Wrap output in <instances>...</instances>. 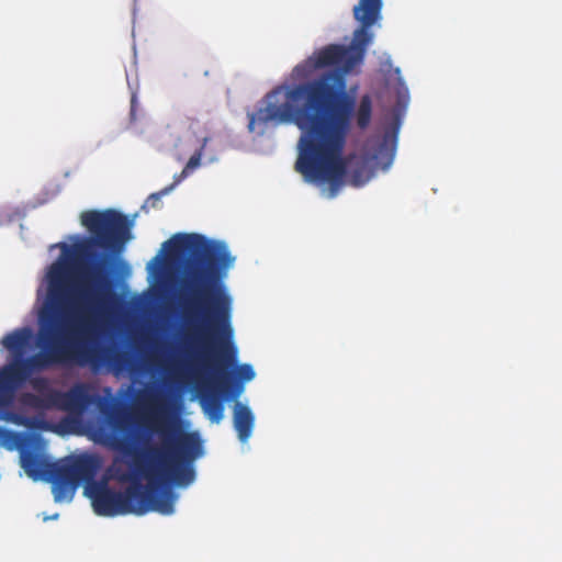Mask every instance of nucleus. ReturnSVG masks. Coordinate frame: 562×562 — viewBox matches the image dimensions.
I'll list each match as a JSON object with an SVG mask.
<instances>
[{
    "mask_svg": "<svg viewBox=\"0 0 562 562\" xmlns=\"http://www.w3.org/2000/svg\"><path fill=\"white\" fill-rule=\"evenodd\" d=\"M347 47L330 44L316 50L292 70L294 80H306L323 68L335 67L317 78L293 86H278L263 99L265 105L248 113V130L272 123L294 124L297 140L295 170L307 180H328L334 191L341 182V158L355 111V98L347 91L349 67Z\"/></svg>",
    "mask_w": 562,
    "mask_h": 562,
    "instance_id": "f257e3e1",
    "label": "nucleus"
},
{
    "mask_svg": "<svg viewBox=\"0 0 562 562\" xmlns=\"http://www.w3.org/2000/svg\"><path fill=\"white\" fill-rule=\"evenodd\" d=\"M162 250L167 257L187 258L177 293L179 347L191 364L209 375L210 380L198 385L199 402L204 415L218 424L225 407L210 381L217 382L221 394H227L232 387L225 371L237 358L232 342V297L218 280L234 258L224 243L199 234H176L162 244Z\"/></svg>",
    "mask_w": 562,
    "mask_h": 562,
    "instance_id": "f03ea898",
    "label": "nucleus"
},
{
    "mask_svg": "<svg viewBox=\"0 0 562 562\" xmlns=\"http://www.w3.org/2000/svg\"><path fill=\"white\" fill-rule=\"evenodd\" d=\"M165 405L154 398L147 409L146 420L150 432L157 431L162 438L161 446L148 445L133 448L124 438L103 430L112 445L131 457V471L114 467L113 476L121 483H130L124 491L109 487L106 481H95L102 467L97 454L85 453L92 461L89 475H76L74 493L85 484V495L91 499L95 514L114 517L156 512L171 515L175 512L176 495L167 487L172 484L186 487L195 479L193 462L202 452V442L196 432H180L169 429L164 423Z\"/></svg>",
    "mask_w": 562,
    "mask_h": 562,
    "instance_id": "7ed1b4c3",
    "label": "nucleus"
},
{
    "mask_svg": "<svg viewBox=\"0 0 562 562\" xmlns=\"http://www.w3.org/2000/svg\"><path fill=\"white\" fill-rule=\"evenodd\" d=\"M20 459L21 467L29 477L34 481L44 479L52 483L54 499L57 503L72 499L75 476L89 475L92 467V461L85 459V454L49 462L44 454L33 449H22Z\"/></svg>",
    "mask_w": 562,
    "mask_h": 562,
    "instance_id": "20e7f679",
    "label": "nucleus"
},
{
    "mask_svg": "<svg viewBox=\"0 0 562 562\" xmlns=\"http://www.w3.org/2000/svg\"><path fill=\"white\" fill-rule=\"evenodd\" d=\"M49 400L54 404L53 408L68 413L76 422L90 406L99 404L100 412L114 431H123L126 428L125 415L108 404L102 405L103 400L93 392L92 386L88 383L78 382L66 392H54Z\"/></svg>",
    "mask_w": 562,
    "mask_h": 562,
    "instance_id": "39448f33",
    "label": "nucleus"
},
{
    "mask_svg": "<svg viewBox=\"0 0 562 562\" xmlns=\"http://www.w3.org/2000/svg\"><path fill=\"white\" fill-rule=\"evenodd\" d=\"M383 0H359L353 7V18L359 23V27L353 33V40L350 47H347L349 54V67H356L361 64L367 47L373 40V34L369 29L381 20Z\"/></svg>",
    "mask_w": 562,
    "mask_h": 562,
    "instance_id": "423d86ee",
    "label": "nucleus"
},
{
    "mask_svg": "<svg viewBox=\"0 0 562 562\" xmlns=\"http://www.w3.org/2000/svg\"><path fill=\"white\" fill-rule=\"evenodd\" d=\"M341 158H342V161L345 165V172L341 178V182L339 183V186L337 187V189L335 191L333 189L331 182L328 180H307L306 177L304 175H302L304 180L308 183H314L317 186H323V184L327 183L328 188L326 190L324 189L323 193L328 199H334L338 194L339 190L344 186L345 177L347 176V173L349 176V182L353 187H361L370 180V178L372 176V170H371V167L369 166V159L367 157L350 156L347 159L344 157V151H342Z\"/></svg>",
    "mask_w": 562,
    "mask_h": 562,
    "instance_id": "0eeeda50",
    "label": "nucleus"
},
{
    "mask_svg": "<svg viewBox=\"0 0 562 562\" xmlns=\"http://www.w3.org/2000/svg\"><path fill=\"white\" fill-rule=\"evenodd\" d=\"M32 389L37 392L38 394H34L31 392L23 393L21 395V403L27 407L40 409V411H47L53 409L54 404H52L49 396L54 392H59L58 390H55L52 387L50 382L47 378L44 376H35V378H29L27 379Z\"/></svg>",
    "mask_w": 562,
    "mask_h": 562,
    "instance_id": "6e6552de",
    "label": "nucleus"
},
{
    "mask_svg": "<svg viewBox=\"0 0 562 562\" xmlns=\"http://www.w3.org/2000/svg\"><path fill=\"white\" fill-rule=\"evenodd\" d=\"M32 337L33 333L30 327H21L7 334L1 339V344L12 355L13 361H18L25 355Z\"/></svg>",
    "mask_w": 562,
    "mask_h": 562,
    "instance_id": "1a4fd4ad",
    "label": "nucleus"
},
{
    "mask_svg": "<svg viewBox=\"0 0 562 562\" xmlns=\"http://www.w3.org/2000/svg\"><path fill=\"white\" fill-rule=\"evenodd\" d=\"M233 424L239 440L246 442L255 426V416L251 409L247 405L236 402L233 407Z\"/></svg>",
    "mask_w": 562,
    "mask_h": 562,
    "instance_id": "9d476101",
    "label": "nucleus"
},
{
    "mask_svg": "<svg viewBox=\"0 0 562 562\" xmlns=\"http://www.w3.org/2000/svg\"><path fill=\"white\" fill-rule=\"evenodd\" d=\"M211 140L210 135H204L201 139L200 146L194 150L193 155L188 160L187 165L182 169V171L175 176L173 183L169 187L164 189L159 193H155L150 195V200L158 201L160 195L169 192L172 188H175L177 184H179L182 180H184L187 177H189L198 167L201 165V158L203 156V151L207 145V143Z\"/></svg>",
    "mask_w": 562,
    "mask_h": 562,
    "instance_id": "9b49d317",
    "label": "nucleus"
},
{
    "mask_svg": "<svg viewBox=\"0 0 562 562\" xmlns=\"http://www.w3.org/2000/svg\"><path fill=\"white\" fill-rule=\"evenodd\" d=\"M372 117V99L369 94L360 98L358 109L356 111V123L361 130H366Z\"/></svg>",
    "mask_w": 562,
    "mask_h": 562,
    "instance_id": "f8f14e48",
    "label": "nucleus"
},
{
    "mask_svg": "<svg viewBox=\"0 0 562 562\" xmlns=\"http://www.w3.org/2000/svg\"><path fill=\"white\" fill-rule=\"evenodd\" d=\"M255 375L256 373L251 364L243 363L237 366L235 369L236 391L234 395L237 396L243 391V383L251 381Z\"/></svg>",
    "mask_w": 562,
    "mask_h": 562,
    "instance_id": "ddd939ff",
    "label": "nucleus"
},
{
    "mask_svg": "<svg viewBox=\"0 0 562 562\" xmlns=\"http://www.w3.org/2000/svg\"><path fill=\"white\" fill-rule=\"evenodd\" d=\"M390 151L391 149L389 148L387 145V137L385 136L379 144L378 151L372 155L371 159L379 162L381 158L385 156L389 159V161H391L392 154Z\"/></svg>",
    "mask_w": 562,
    "mask_h": 562,
    "instance_id": "4468645a",
    "label": "nucleus"
}]
</instances>
